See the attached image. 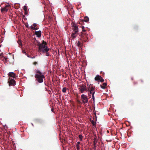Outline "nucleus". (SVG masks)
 <instances>
[{
    "mask_svg": "<svg viewBox=\"0 0 150 150\" xmlns=\"http://www.w3.org/2000/svg\"><path fill=\"white\" fill-rule=\"evenodd\" d=\"M35 71L36 73L35 75V77L37 79L38 82L40 83L43 82V79L45 78L44 74L38 69H35Z\"/></svg>",
    "mask_w": 150,
    "mask_h": 150,
    "instance_id": "f257e3e1",
    "label": "nucleus"
},
{
    "mask_svg": "<svg viewBox=\"0 0 150 150\" xmlns=\"http://www.w3.org/2000/svg\"><path fill=\"white\" fill-rule=\"evenodd\" d=\"M46 45L47 44L46 42L44 41L41 44H39L38 46L40 51L42 52L49 51V49L47 47Z\"/></svg>",
    "mask_w": 150,
    "mask_h": 150,
    "instance_id": "f03ea898",
    "label": "nucleus"
},
{
    "mask_svg": "<svg viewBox=\"0 0 150 150\" xmlns=\"http://www.w3.org/2000/svg\"><path fill=\"white\" fill-rule=\"evenodd\" d=\"M95 87L92 86L91 85H89L88 87V91H89L90 93L92 95H94L95 92Z\"/></svg>",
    "mask_w": 150,
    "mask_h": 150,
    "instance_id": "7ed1b4c3",
    "label": "nucleus"
},
{
    "mask_svg": "<svg viewBox=\"0 0 150 150\" xmlns=\"http://www.w3.org/2000/svg\"><path fill=\"white\" fill-rule=\"evenodd\" d=\"M81 98L82 102L84 103H87L88 102V100L87 96L85 94H83L81 96Z\"/></svg>",
    "mask_w": 150,
    "mask_h": 150,
    "instance_id": "20e7f679",
    "label": "nucleus"
},
{
    "mask_svg": "<svg viewBox=\"0 0 150 150\" xmlns=\"http://www.w3.org/2000/svg\"><path fill=\"white\" fill-rule=\"evenodd\" d=\"M80 91L81 93H83V92L87 90L86 86L85 85H82L79 87V88Z\"/></svg>",
    "mask_w": 150,
    "mask_h": 150,
    "instance_id": "39448f33",
    "label": "nucleus"
},
{
    "mask_svg": "<svg viewBox=\"0 0 150 150\" xmlns=\"http://www.w3.org/2000/svg\"><path fill=\"white\" fill-rule=\"evenodd\" d=\"M9 80L8 82L9 83V84L10 86H13L16 84V82L14 79H12L10 78L9 79Z\"/></svg>",
    "mask_w": 150,
    "mask_h": 150,
    "instance_id": "423d86ee",
    "label": "nucleus"
},
{
    "mask_svg": "<svg viewBox=\"0 0 150 150\" xmlns=\"http://www.w3.org/2000/svg\"><path fill=\"white\" fill-rule=\"evenodd\" d=\"M10 5L8 4V5H6L5 7L3 8H1V12H3L4 11L7 12L8 10V9L7 8V7L10 6Z\"/></svg>",
    "mask_w": 150,
    "mask_h": 150,
    "instance_id": "0eeeda50",
    "label": "nucleus"
},
{
    "mask_svg": "<svg viewBox=\"0 0 150 150\" xmlns=\"http://www.w3.org/2000/svg\"><path fill=\"white\" fill-rule=\"evenodd\" d=\"M72 29L73 30L74 32H77L78 33V28L77 25L76 24H74L72 27Z\"/></svg>",
    "mask_w": 150,
    "mask_h": 150,
    "instance_id": "6e6552de",
    "label": "nucleus"
},
{
    "mask_svg": "<svg viewBox=\"0 0 150 150\" xmlns=\"http://www.w3.org/2000/svg\"><path fill=\"white\" fill-rule=\"evenodd\" d=\"M8 75L10 77H13V78H15L16 77V74L13 72H10L8 74Z\"/></svg>",
    "mask_w": 150,
    "mask_h": 150,
    "instance_id": "1a4fd4ad",
    "label": "nucleus"
},
{
    "mask_svg": "<svg viewBox=\"0 0 150 150\" xmlns=\"http://www.w3.org/2000/svg\"><path fill=\"white\" fill-rule=\"evenodd\" d=\"M41 31L39 30L35 32V34L38 37L40 38L41 36Z\"/></svg>",
    "mask_w": 150,
    "mask_h": 150,
    "instance_id": "9d476101",
    "label": "nucleus"
},
{
    "mask_svg": "<svg viewBox=\"0 0 150 150\" xmlns=\"http://www.w3.org/2000/svg\"><path fill=\"white\" fill-rule=\"evenodd\" d=\"M78 35V33H77V32H74L72 34L71 36L73 39H74L76 38V36Z\"/></svg>",
    "mask_w": 150,
    "mask_h": 150,
    "instance_id": "9b49d317",
    "label": "nucleus"
},
{
    "mask_svg": "<svg viewBox=\"0 0 150 150\" xmlns=\"http://www.w3.org/2000/svg\"><path fill=\"white\" fill-rule=\"evenodd\" d=\"M107 85V83H104L102 85H100L101 88L103 89H105Z\"/></svg>",
    "mask_w": 150,
    "mask_h": 150,
    "instance_id": "f8f14e48",
    "label": "nucleus"
},
{
    "mask_svg": "<svg viewBox=\"0 0 150 150\" xmlns=\"http://www.w3.org/2000/svg\"><path fill=\"white\" fill-rule=\"evenodd\" d=\"M101 76L99 75H97L95 78V79L96 81L99 80Z\"/></svg>",
    "mask_w": 150,
    "mask_h": 150,
    "instance_id": "ddd939ff",
    "label": "nucleus"
},
{
    "mask_svg": "<svg viewBox=\"0 0 150 150\" xmlns=\"http://www.w3.org/2000/svg\"><path fill=\"white\" fill-rule=\"evenodd\" d=\"M89 21V18H88V17L87 16H86L84 17V21L85 22H87L88 21Z\"/></svg>",
    "mask_w": 150,
    "mask_h": 150,
    "instance_id": "4468645a",
    "label": "nucleus"
},
{
    "mask_svg": "<svg viewBox=\"0 0 150 150\" xmlns=\"http://www.w3.org/2000/svg\"><path fill=\"white\" fill-rule=\"evenodd\" d=\"M30 28L33 30H37L38 29V27H33V25H31L30 26Z\"/></svg>",
    "mask_w": 150,
    "mask_h": 150,
    "instance_id": "2eb2a0df",
    "label": "nucleus"
},
{
    "mask_svg": "<svg viewBox=\"0 0 150 150\" xmlns=\"http://www.w3.org/2000/svg\"><path fill=\"white\" fill-rule=\"evenodd\" d=\"M79 138L80 139V140L81 141H82V140L83 136L81 134L79 135Z\"/></svg>",
    "mask_w": 150,
    "mask_h": 150,
    "instance_id": "dca6fc26",
    "label": "nucleus"
},
{
    "mask_svg": "<svg viewBox=\"0 0 150 150\" xmlns=\"http://www.w3.org/2000/svg\"><path fill=\"white\" fill-rule=\"evenodd\" d=\"M62 91L63 93H65L66 92V87H64L63 88Z\"/></svg>",
    "mask_w": 150,
    "mask_h": 150,
    "instance_id": "f3484780",
    "label": "nucleus"
},
{
    "mask_svg": "<svg viewBox=\"0 0 150 150\" xmlns=\"http://www.w3.org/2000/svg\"><path fill=\"white\" fill-rule=\"evenodd\" d=\"M24 10L25 11V12H26L27 11V6H23V8Z\"/></svg>",
    "mask_w": 150,
    "mask_h": 150,
    "instance_id": "a211bd4d",
    "label": "nucleus"
},
{
    "mask_svg": "<svg viewBox=\"0 0 150 150\" xmlns=\"http://www.w3.org/2000/svg\"><path fill=\"white\" fill-rule=\"evenodd\" d=\"M17 42H18V44L19 45H20L21 46H22V43L21 42V41L20 40H18V41H17Z\"/></svg>",
    "mask_w": 150,
    "mask_h": 150,
    "instance_id": "6ab92c4d",
    "label": "nucleus"
},
{
    "mask_svg": "<svg viewBox=\"0 0 150 150\" xmlns=\"http://www.w3.org/2000/svg\"><path fill=\"white\" fill-rule=\"evenodd\" d=\"M76 149L77 150H80V146L79 145H76Z\"/></svg>",
    "mask_w": 150,
    "mask_h": 150,
    "instance_id": "aec40b11",
    "label": "nucleus"
},
{
    "mask_svg": "<svg viewBox=\"0 0 150 150\" xmlns=\"http://www.w3.org/2000/svg\"><path fill=\"white\" fill-rule=\"evenodd\" d=\"M99 80L101 82H103L104 81V80L103 79L101 76V78H100Z\"/></svg>",
    "mask_w": 150,
    "mask_h": 150,
    "instance_id": "412c9836",
    "label": "nucleus"
},
{
    "mask_svg": "<svg viewBox=\"0 0 150 150\" xmlns=\"http://www.w3.org/2000/svg\"><path fill=\"white\" fill-rule=\"evenodd\" d=\"M48 51H47L46 52H44L46 53V56H49V52H48Z\"/></svg>",
    "mask_w": 150,
    "mask_h": 150,
    "instance_id": "4be33fe9",
    "label": "nucleus"
},
{
    "mask_svg": "<svg viewBox=\"0 0 150 150\" xmlns=\"http://www.w3.org/2000/svg\"><path fill=\"white\" fill-rule=\"evenodd\" d=\"M92 99L93 101V103H94L95 102V98L94 97V95H92Z\"/></svg>",
    "mask_w": 150,
    "mask_h": 150,
    "instance_id": "5701e85b",
    "label": "nucleus"
},
{
    "mask_svg": "<svg viewBox=\"0 0 150 150\" xmlns=\"http://www.w3.org/2000/svg\"><path fill=\"white\" fill-rule=\"evenodd\" d=\"M91 122L93 125H95L96 124V122L93 120H92Z\"/></svg>",
    "mask_w": 150,
    "mask_h": 150,
    "instance_id": "b1692460",
    "label": "nucleus"
},
{
    "mask_svg": "<svg viewBox=\"0 0 150 150\" xmlns=\"http://www.w3.org/2000/svg\"><path fill=\"white\" fill-rule=\"evenodd\" d=\"M37 25V24L36 23H34L33 24V27H34L35 28V27Z\"/></svg>",
    "mask_w": 150,
    "mask_h": 150,
    "instance_id": "393cba45",
    "label": "nucleus"
},
{
    "mask_svg": "<svg viewBox=\"0 0 150 150\" xmlns=\"http://www.w3.org/2000/svg\"><path fill=\"white\" fill-rule=\"evenodd\" d=\"M82 31L83 32H85L86 31V30L84 29V27L83 26H82Z\"/></svg>",
    "mask_w": 150,
    "mask_h": 150,
    "instance_id": "a878e982",
    "label": "nucleus"
},
{
    "mask_svg": "<svg viewBox=\"0 0 150 150\" xmlns=\"http://www.w3.org/2000/svg\"><path fill=\"white\" fill-rule=\"evenodd\" d=\"M77 45L78 46H80V43L79 42V41L78 42V43H77Z\"/></svg>",
    "mask_w": 150,
    "mask_h": 150,
    "instance_id": "bb28decb",
    "label": "nucleus"
},
{
    "mask_svg": "<svg viewBox=\"0 0 150 150\" xmlns=\"http://www.w3.org/2000/svg\"><path fill=\"white\" fill-rule=\"evenodd\" d=\"M37 64V62H35L33 63V64L34 65H36Z\"/></svg>",
    "mask_w": 150,
    "mask_h": 150,
    "instance_id": "cd10ccee",
    "label": "nucleus"
},
{
    "mask_svg": "<svg viewBox=\"0 0 150 150\" xmlns=\"http://www.w3.org/2000/svg\"><path fill=\"white\" fill-rule=\"evenodd\" d=\"M80 142H77V144L76 145H79V144H80Z\"/></svg>",
    "mask_w": 150,
    "mask_h": 150,
    "instance_id": "c85d7f7f",
    "label": "nucleus"
},
{
    "mask_svg": "<svg viewBox=\"0 0 150 150\" xmlns=\"http://www.w3.org/2000/svg\"><path fill=\"white\" fill-rule=\"evenodd\" d=\"M35 57H31V58H32V59H33V58H34Z\"/></svg>",
    "mask_w": 150,
    "mask_h": 150,
    "instance_id": "c756f323",
    "label": "nucleus"
},
{
    "mask_svg": "<svg viewBox=\"0 0 150 150\" xmlns=\"http://www.w3.org/2000/svg\"><path fill=\"white\" fill-rule=\"evenodd\" d=\"M52 110V111H53V109H52V110Z\"/></svg>",
    "mask_w": 150,
    "mask_h": 150,
    "instance_id": "7c9ffc66",
    "label": "nucleus"
},
{
    "mask_svg": "<svg viewBox=\"0 0 150 150\" xmlns=\"http://www.w3.org/2000/svg\"><path fill=\"white\" fill-rule=\"evenodd\" d=\"M0 56L1 57V55H0Z\"/></svg>",
    "mask_w": 150,
    "mask_h": 150,
    "instance_id": "2f4dec72",
    "label": "nucleus"
},
{
    "mask_svg": "<svg viewBox=\"0 0 150 150\" xmlns=\"http://www.w3.org/2000/svg\"><path fill=\"white\" fill-rule=\"evenodd\" d=\"M24 53H25V52H24Z\"/></svg>",
    "mask_w": 150,
    "mask_h": 150,
    "instance_id": "473e14b6",
    "label": "nucleus"
},
{
    "mask_svg": "<svg viewBox=\"0 0 150 150\" xmlns=\"http://www.w3.org/2000/svg\"><path fill=\"white\" fill-rule=\"evenodd\" d=\"M24 53H25V52H24Z\"/></svg>",
    "mask_w": 150,
    "mask_h": 150,
    "instance_id": "72a5a7b5",
    "label": "nucleus"
}]
</instances>
